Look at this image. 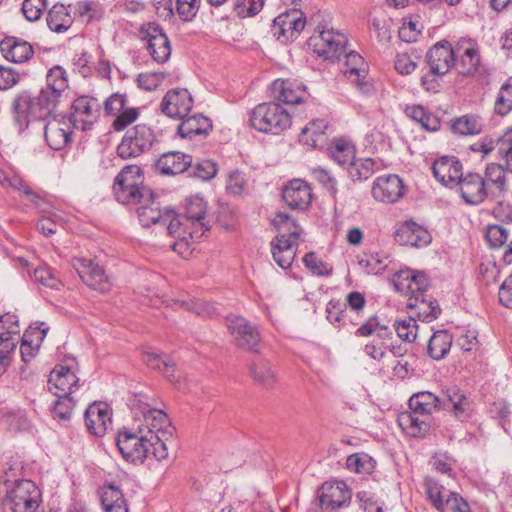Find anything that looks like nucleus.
<instances>
[{"label":"nucleus","instance_id":"f257e3e1","mask_svg":"<svg viewBox=\"0 0 512 512\" xmlns=\"http://www.w3.org/2000/svg\"><path fill=\"white\" fill-rule=\"evenodd\" d=\"M410 411L401 412L397 422L412 437L425 436L431 428V415L440 409L453 410L458 418H466L470 403L465 395L458 391H447L443 397L429 391L413 394L409 399Z\"/></svg>","mask_w":512,"mask_h":512},{"label":"nucleus","instance_id":"f03ea898","mask_svg":"<svg viewBox=\"0 0 512 512\" xmlns=\"http://www.w3.org/2000/svg\"><path fill=\"white\" fill-rule=\"evenodd\" d=\"M271 223L277 231L270 243L273 259L279 267L288 269L296 257L299 242L303 241V228L284 212L277 213Z\"/></svg>","mask_w":512,"mask_h":512},{"label":"nucleus","instance_id":"7ed1b4c3","mask_svg":"<svg viewBox=\"0 0 512 512\" xmlns=\"http://www.w3.org/2000/svg\"><path fill=\"white\" fill-rule=\"evenodd\" d=\"M132 411L136 415L141 414L143 421L150 425L147 442L148 456L151 454L158 461L168 457L166 441L173 435L172 426L167 414L159 409H152L147 403L135 396L132 402Z\"/></svg>","mask_w":512,"mask_h":512},{"label":"nucleus","instance_id":"20e7f679","mask_svg":"<svg viewBox=\"0 0 512 512\" xmlns=\"http://www.w3.org/2000/svg\"><path fill=\"white\" fill-rule=\"evenodd\" d=\"M58 99L45 90L32 96L29 92L19 93L12 102V113L19 131L28 127L31 120H45L52 115Z\"/></svg>","mask_w":512,"mask_h":512},{"label":"nucleus","instance_id":"39448f33","mask_svg":"<svg viewBox=\"0 0 512 512\" xmlns=\"http://www.w3.org/2000/svg\"><path fill=\"white\" fill-rule=\"evenodd\" d=\"M135 415L136 427L119 432L117 446L123 458L132 463H143L148 457V434L150 425L143 421L141 414Z\"/></svg>","mask_w":512,"mask_h":512},{"label":"nucleus","instance_id":"423d86ee","mask_svg":"<svg viewBox=\"0 0 512 512\" xmlns=\"http://www.w3.org/2000/svg\"><path fill=\"white\" fill-rule=\"evenodd\" d=\"M250 125L262 132L278 135L291 125L290 114L275 102L261 103L250 113Z\"/></svg>","mask_w":512,"mask_h":512},{"label":"nucleus","instance_id":"0eeeda50","mask_svg":"<svg viewBox=\"0 0 512 512\" xmlns=\"http://www.w3.org/2000/svg\"><path fill=\"white\" fill-rule=\"evenodd\" d=\"M428 499L439 512H471L467 501L456 492H451L432 478L425 480Z\"/></svg>","mask_w":512,"mask_h":512},{"label":"nucleus","instance_id":"6e6552de","mask_svg":"<svg viewBox=\"0 0 512 512\" xmlns=\"http://www.w3.org/2000/svg\"><path fill=\"white\" fill-rule=\"evenodd\" d=\"M155 141L152 129L145 124H138L126 132L117 147V153L122 159L137 157L148 151Z\"/></svg>","mask_w":512,"mask_h":512},{"label":"nucleus","instance_id":"1a4fd4ad","mask_svg":"<svg viewBox=\"0 0 512 512\" xmlns=\"http://www.w3.org/2000/svg\"><path fill=\"white\" fill-rule=\"evenodd\" d=\"M6 505L12 512H37L40 501V491L34 482L21 480L15 482L11 490H6Z\"/></svg>","mask_w":512,"mask_h":512},{"label":"nucleus","instance_id":"9d476101","mask_svg":"<svg viewBox=\"0 0 512 512\" xmlns=\"http://www.w3.org/2000/svg\"><path fill=\"white\" fill-rule=\"evenodd\" d=\"M227 328L238 348L253 353L259 352L261 334L255 324L242 316H230L227 318Z\"/></svg>","mask_w":512,"mask_h":512},{"label":"nucleus","instance_id":"9b49d317","mask_svg":"<svg viewBox=\"0 0 512 512\" xmlns=\"http://www.w3.org/2000/svg\"><path fill=\"white\" fill-rule=\"evenodd\" d=\"M347 44V38L340 32L333 29L319 30L309 39V45L314 52L325 59H338L344 52Z\"/></svg>","mask_w":512,"mask_h":512},{"label":"nucleus","instance_id":"f8f14e48","mask_svg":"<svg viewBox=\"0 0 512 512\" xmlns=\"http://www.w3.org/2000/svg\"><path fill=\"white\" fill-rule=\"evenodd\" d=\"M72 267L77 271L85 284L94 290L106 293L111 288V283L103 268L90 259L75 257L72 259Z\"/></svg>","mask_w":512,"mask_h":512},{"label":"nucleus","instance_id":"ddd939ff","mask_svg":"<svg viewBox=\"0 0 512 512\" xmlns=\"http://www.w3.org/2000/svg\"><path fill=\"white\" fill-rule=\"evenodd\" d=\"M137 214L142 226L149 227L152 224L166 225L171 222L173 210L165 209L164 212L160 209V203L156 201L154 193L150 190H144L143 197L139 202Z\"/></svg>","mask_w":512,"mask_h":512},{"label":"nucleus","instance_id":"4468645a","mask_svg":"<svg viewBox=\"0 0 512 512\" xmlns=\"http://www.w3.org/2000/svg\"><path fill=\"white\" fill-rule=\"evenodd\" d=\"M73 123L70 118L53 115L44 126V136L48 146L53 150L65 148L71 141Z\"/></svg>","mask_w":512,"mask_h":512},{"label":"nucleus","instance_id":"2eb2a0df","mask_svg":"<svg viewBox=\"0 0 512 512\" xmlns=\"http://www.w3.org/2000/svg\"><path fill=\"white\" fill-rule=\"evenodd\" d=\"M318 497L321 512H335L349 504L351 493L342 481L325 482L319 489Z\"/></svg>","mask_w":512,"mask_h":512},{"label":"nucleus","instance_id":"dca6fc26","mask_svg":"<svg viewBox=\"0 0 512 512\" xmlns=\"http://www.w3.org/2000/svg\"><path fill=\"white\" fill-rule=\"evenodd\" d=\"M141 35L142 39L147 41V49L156 62L164 63L170 58V41L159 25L155 23L143 25Z\"/></svg>","mask_w":512,"mask_h":512},{"label":"nucleus","instance_id":"f3484780","mask_svg":"<svg viewBox=\"0 0 512 512\" xmlns=\"http://www.w3.org/2000/svg\"><path fill=\"white\" fill-rule=\"evenodd\" d=\"M79 387V378L73 365H57L49 375L48 389L55 396L71 395Z\"/></svg>","mask_w":512,"mask_h":512},{"label":"nucleus","instance_id":"a211bd4d","mask_svg":"<svg viewBox=\"0 0 512 512\" xmlns=\"http://www.w3.org/2000/svg\"><path fill=\"white\" fill-rule=\"evenodd\" d=\"M305 24V19L299 11H287L274 19L272 33L278 40L286 42L296 38L304 29Z\"/></svg>","mask_w":512,"mask_h":512},{"label":"nucleus","instance_id":"6ab92c4d","mask_svg":"<svg viewBox=\"0 0 512 512\" xmlns=\"http://www.w3.org/2000/svg\"><path fill=\"white\" fill-rule=\"evenodd\" d=\"M193 106V99L187 89H171L162 99L161 110L170 118L181 119L188 115Z\"/></svg>","mask_w":512,"mask_h":512},{"label":"nucleus","instance_id":"aec40b11","mask_svg":"<svg viewBox=\"0 0 512 512\" xmlns=\"http://www.w3.org/2000/svg\"><path fill=\"white\" fill-rule=\"evenodd\" d=\"M73 114L71 121L73 126L83 131L91 129L100 111V104L95 98L82 96L72 104Z\"/></svg>","mask_w":512,"mask_h":512},{"label":"nucleus","instance_id":"412c9836","mask_svg":"<svg viewBox=\"0 0 512 512\" xmlns=\"http://www.w3.org/2000/svg\"><path fill=\"white\" fill-rule=\"evenodd\" d=\"M461 197L470 205H479L490 198L489 188L484 178L478 173H468L458 181Z\"/></svg>","mask_w":512,"mask_h":512},{"label":"nucleus","instance_id":"4be33fe9","mask_svg":"<svg viewBox=\"0 0 512 512\" xmlns=\"http://www.w3.org/2000/svg\"><path fill=\"white\" fill-rule=\"evenodd\" d=\"M455 63V47L448 41L435 44L427 53V64L432 75H445Z\"/></svg>","mask_w":512,"mask_h":512},{"label":"nucleus","instance_id":"5701e85b","mask_svg":"<svg viewBox=\"0 0 512 512\" xmlns=\"http://www.w3.org/2000/svg\"><path fill=\"white\" fill-rule=\"evenodd\" d=\"M454 64L460 74H474L480 65L478 46L469 39L460 40L455 46Z\"/></svg>","mask_w":512,"mask_h":512},{"label":"nucleus","instance_id":"b1692460","mask_svg":"<svg viewBox=\"0 0 512 512\" xmlns=\"http://www.w3.org/2000/svg\"><path fill=\"white\" fill-rule=\"evenodd\" d=\"M342 71L361 92L368 93L370 91L371 85L367 79L368 65L360 54L354 51L347 53Z\"/></svg>","mask_w":512,"mask_h":512},{"label":"nucleus","instance_id":"393cba45","mask_svg":"<svg viewBox=\"0 0 512 512\" xmlns=\"http://www.w3.org/2000/svg\"><path fill=\"white\" fill-rule=\"evenodd\" d=\"M282 198L291 209L305 210L312 201L311 188L304 180L293 179L284 187Z\"/></svg>","mask_w":512,"mask_h":512},{"label":"nucleus","instance_id":"a878e982","mask_svg":"<svg viewBox=\"0 0 512 512\" xmlns=\"http://www.w3.org/2000/svg\"><path fill=\"white\" fill-rule=\"evenodd\" d=\"M403 194L402 180L394 174L378 177L372 187L373 197L381 202L393 203Z\"/></svg>","mask_w":512,"mask_h":512},{"label":"nucleus","instance_id":"bb28decb","mask_svg":"<svg viewBox=\"0 0 512 512\" xmlns=\"http://www.w3.org/2000/svg\"><path fill=\"white\" fill-rule=\"evenodd\" d=\"M434 177L445 186H457L463 177L462 164L455 157H441L432 166Z\"/></svg>","mask_w":512,"mask_h":512},{"label":"nucleus","instance_id":"cd10ccee","mask_svg":"<svg viewBox=\"0 0 512 512\" xmlns=\"http://www.w3.org/2000/svg\"><path fill=\"white\" fill-rule=\"evenodd\" d=\"M111 423V414L105 404L93 403L86 409L85 424L92 435L102 437Z\"/></svg>","mask_w":512,"mask_h":512},{"label":"nucleus","instance_id":"c85d7f7f","mask_svg":"<svg viewBox=\"0 0 512 512\" xmlns=\"http://www.w3.org/2000/svg\"><path fill=\"white\" fill-rule=\"evenodd\" d=\"M271 89L275 99L291 105L303 102L307 94L305 86L292 80L277 79Z\"/></svg>","mask_w":512,"mask_h":512},{"label":"nucleus","instance_id":"c756f323","mask_svg":"<svg viewBox=\"0 0 512 512\" xmlns=\"http://www.w3.org/2000/svg\"><path fill=\"white\" fill-rule=\"evenodd\" d=\"M3 56L14 63H24L32 58L34 50L31 44L16 37H6L0 43Z\"/></svg>","mask_w":512,"mask_h":512},{"label":"nucleus","instance_id":"7c9ffc66","mask_svg":"<svg viewBox=\"0 0 512 512\" xmlns=\"http://www.w3.org/2000/svg\"><path fill=\"white\" fill-rule=\"evenodd\" d=\"M394 238L400 245L415 247L427 245L431 241L429 232L414 222L402 224L396 230Z\"/></svg>","mask_w":512,"mask_h":512},{"label":"nucleus","instance_id":"2f4dec72","mask_svg":"<svg viewBox=\"0 0 512 512\" xmlns=\"http://www.w3.org/2000/svg\"><path fill=\"white\" fill-rule=\"evenodd\" d=\"M191 163L190 155L171 151L161 155L156 162V169L163 175H176L185 172Z\"/></svg>","mask_w":512,"mask_h":512},{"label":"nucleus","instance_id":"473e14b6","mask_svg":"<svg viewBox=\"0 0 512 512\" xmlns=\"http://www.w3.org/2000/svg\"><path fill=\"white\" fill-rule=\"evenodd\" d=\"M484 180L489 188L491 200L501 198L507 190L505 170L500 164H488Z\"/></svg>","mask_w":512,"mask_h":512},{"label":"nucleus","instance_id":"72a5a7b5","mask_svg":"<svg viewBox=\"0 0 512 512\" xmlns=\"http://www.w3.org/2000/svg\"><path fill=\"white\" fill-rule=\"evenodd\" d=\"M181 123L178 126V134L182 138H193L194 136H206L212 129V122L209 118L203 115H193L181 118Z\"/></svg>","mask_w":512,"mask_h":512},{"label":"nucleus","instance_id":"f704fd0d","mask_svg":"<svg viewBox=\"0 0 512 512\" xmlns=\"http://www.w3.org/2000/svg\"><path fill=\"white\" fill-rule=\"evenodd\" d=\"M407 307L415 309L418 319L423 322H431L437 319L441 312L437 302L426 295H416L413 298H409Z\"/></svg>","mask_w":512,"mask_h":512},{"label":"nucleus","instance_id":"c9c22d12","mask_svg":"<svg viewBox=\"0 0 512 512\" xmlns=\"http://www.w3.org/2000/svg\"><path fill=\"white\" fill-rule=\"evenodd\" d=\"M327 127V123L323 119L311 121L302 129L299 137L300 142L313 148L323 147L326 143L325 131Z\"/></svg>","mask_w":512,"mask_h":512},{"label":"nucleus","instance_id":"e433bc0d","mask_svg":"<svg viewBox=\"0 0 512 512\" xmlns=\"http://www.w3.org/2000/svg\"><path fill=\"white\" fill-rule=\"evenodd\" d=\"M101 503L105 512H129L127 501L116 485L108 484L102 487Z\"/></svg>","mask_w":512,"mask_h":512},{"label":"nucleus","instance_id":"4c0bfd02","mask_svg":"<svg viewBox=\"0 0 512 512\" xmlns=\"http://www.w3.org/2000/svg\"><path fill=\"white\" fill-rule=\"evenodd\" d=\"M69 7L70 5L67 7L64 4L57 3L48 10L47 25L52 31L62 33L71 27L73 17L68 10Z\"/></svg>","mask_w":512,"mask_h":512},{"label":"nucleus","instance_id":"58836bf2","mask_svg":"<svg viewBox=\"0 0 512 512\" xmlns=\"http://www.w3.org/2000/svg\"><path fill=\"white\" fill-rule=\"evenodd\" d=\"M451 345L452 336L446 330H439L430 337L427 351L434 360H441L449 353Z\"/></svg>","mask_w":512,"mask_h":512},{"label":"nucleus","instance_id":"ea45409f","mask_svg":"<svg viewBox=\"0 0 512 512\" xmlns=\"http://www.w3.org/2000/svg\"><path fill=\"white\" fill-rule=\"evenodd\" d=\"M328 154L337 164L349 165L355 158V147L351 142L337 138L328 147Z\"/></svg>","mask_w":512,"mask_h":512},{"label":"nucleus","instance_id":"a19ab883","mask_svg":"<svg viewBox=\"0 0 512 512\" xmlns=\"http://www.w3.org/2000/svg\"><path fill=\"white\" fill-rule=\"evenodd\" d=\"M250 374L257 383L266 388H272L277 380L274 369L265 359L254 361L250 366Z\"/></svg>","mask_w":512,"mask_h":512},{"label":"nucleus","instance_id":"79ce46f5","mask_svg":"<svg viewBox=\"0 0 512 512\" xmlns=\"http://www.w3.org/2000/svg\"><path fill=\"white\" fill-rule=\"evenodd\" d=\"M206 219V203L198 196L191 197L186 203L184 216L176 215L173 212L171 220H178L183 228H187L190 220Z\"/></svg>","mask_w":512,"mask_h":512},{"label":"nucleus","instance_id":"37998d69","mask_svg":"<svg viewBox=\"0 0 512 512\" xmlns=\"http://www.w3.org/2000/svg\"><path fill=\"white\" fill-rule=\"evenodd\" d=\"M168 233L176 240L171 244V248L186 257L191 253L190 237L186 234L187 228H183L178 220H171L167 226Z\"/></svg>","mask_w":512,"mask_h":512},{"label":"nucleus","instance_id":"c03bdc74","mask_svg":"<svg viewBox=\"0 0 512 512\" xmlns=\"http://www.w3.org/2000/svg\"><path fill=\"white\" fill-rule=\"evenodd\" d=\"M47 85L42 90L47 91L52 96L59 100L61 93L67 88L68 81L66 71L60 67L55 66L49 70L46 76Z\"/></svg>","mask_w":512,"mask_h":512},{"label":"nucleus","instance_id":"a18cd8bd","mask_svg":"<svg viewBox=\"0 0 512 512\" xmlns=\"http://www.w3.org/2000/svg\"><path fill=\"white\" fill-rule=\"evenodd\" d=\"M406 114L427 131H437L441 126L439 119L431 113L426 112L420 105L407 107Z\"/></svg>","mask_w":512,"mask_h":512},{"label":"nucleus","instance_id":"49530a36","mask_svg":"<svg viewBox=\"0 0 512 512\" xmlns=\"http://www.w3.org/2000/svg\"><path fill=\"white\" fill-rule=\"evenodd\" d=\"M377 163L371 158L352 160L349 164L348 173L353 180H366L371 177L377 169Z\"/></svg>","mask_w":512,"mask_h":512},{"label":"nucleus","instance_id":"de8ad7c7","mask_svg":"<svg viewBox=\"0 0 512 512\" xmlns=\"http://www.w3.org/2000/svg\"><path fill=\"white\" fill-rule=\"evenodd\" d=\"M482 122L478 116L464 115L452 123V130L459 135H475L481 132Z\"/></svg>","mask_w":512,"mask_h":512},{"label":"nucleus","instance_id":"09e8293b","mask_svg":"<svg viewBox=\"0 0 512 512\" xmlns=\"http://www.w3.org/2000/svg\"><path fill=\"white\" fill-rule=\"evenodd\" d=\"M346 466L351 472L371 474L375 468V461L366 453H355L347 457Z\"/></svg>","mask_w":512,"mask_h":512},{"label":"nucleus","instance_id":"8fccbe9b","mask_svg":"<svg viewBox=\"0 0 512 512\" xmlns=\"http://www.w3.org/2000/svg\"><path fill=\"white\" fill-rule=\"evenodd\" d=\"M376 334L380 339L385 340L391 338V331L386 325L380 324L376 316L370 317L355 332L356 336L369 337Z\"/></svg>","mask_w":512,"mask_h":512},{"label":"nucleus","instance_id":"3c124183","mask_svg":"<svg viewBox=\"0 0 512 512\" xmlns=\"http://www.w3.org/2000/svg\"><path fill=\"white\" fill-rule=\"evenodd\" d=\"M144 190H150V188L145 186L133 187L128 185L127 187H124V185H118L116 183L113 185L114 195L117 201L122 204L139 202L143 197Z\"/></svg>","mask_w":512,"mask_h":512},{"label":"nucleus","instance_id":"603ef678","mask_svg":"<svg viewBox=\"0 0 512 512\" xmlns=\"http://www.w3.org/2000/svg\"><path fill=\"white\" fill-rule=\"evenodd\" d=\"M512 110V78H509L500 88L495 101V112L501 116Z\"/></svg>","mask_w":512,"mask_h":512},{"label":"nucleus","instance_id":"864d4df0","mask_svg":"<svg viewBox=\"0 0 512 512\" xmlns=\"http://www.w3.org/2000/svg\"><path fill=\"white\" fill-rule=\"evenodd\" d=\"M423 29V24L419 21L418 18H404L402 26L399 28V37L402 41L407 43H412L417 41L421 30Z\"/></svg>","mask_w":512,"mask_h":512},{"label":"nucleus","instance_id":"5fc2aeb1","mask_svg":"<svg viewBox=\"0 0 512 512\" xmlns=\"http://www.w3.org/2000/svg\"><path fill=\"white\" fill-rule=\"evenodd\" d=\"M118 185H124V187L133 186V187H141L142 186V174L141 169L137 165H128L122 169V171L117 175L115 182Z\"/></svg>","mask_w":512,"mask_h":512},{"label":"nucleus","instance_id":"6e6d98bb","mask_svg":"<svg viewBox=\"0 0 512 512\" xmlns=\"http://www.w3.org/2000/svg\"><path fill=\"white\" fill-rule=\"evenodd\" d=\"M510 235L511 230L503 224L488 225L486 230V239L493 248L503 246L508 241Z\"/></svg>","mask_w":512,"mask_h":512},{"label":"nucleus","instance_id":"4d7b16f0","mask_svg":"<svg viewBox=\"0 0 512 512\" xmlns=\"http://www.w3.org/2000/svg\"><path fill=\"white\" fill-rule=\"evenodd\" d=\"M498 155L505 160L507 170L512 173V128L496 140Z\"/></svg>","mask_w":512,"mask_h":512},{"label":"nucleus","instance_id":"13d9d810","mask_svg":"<svg viewBox=\"0 0 512 512\" xmlns=\"http://www.w3.org/2000/svg\"><path fill=\"white\" fill-rule=\"evenodd\" d=\"M53 407V416L60 420H68L71 417L72 410L75 406V397L71 395H59Z\"/></svg>","mask_w":512,"mask_h":512},{"label":"nucleus","instance_id":"bf43d9fd","mask_svg":"<svg viewBox=\"0 0 512 512\" xmlns=\"http://www.w3.org/2000/svg\"><path fill=\"white\" fill-rule=\"evenodd\" d=\"M33 278L35 282L43 285L44 287L58 290L62 286V282L52 273L48 267H38L33 271Z\"/></svg>","mask_w":512,"mask_h":512},{"label":"nucleus","instance_id":"052dcab7","mask_svg":"<svg viewBox=\"0 0 512 512\" xmlns=\"http://www.w3.org/2000/svg\"><path fill=\"white\" fill-rule=\"evenodd\" d=\"M415 271L410 269H404L396 272L392 277V284L394 289L408 296L411 292V281L413 280Z\"/></svg>","mask_w":512,"mask_h":512},{"label":"nucleus","instance_id":"680f3d73","mask_svg":"<svg viewBox=\"0 0 512 512\" xmlns=\"http://www.w3.org/2000/svg\"><path fill=\"white\" fill-rule=\"evenodd\" d=\"M264 0H236L234 10L241 18L251 17L261 11Z\"/></svg>","mask_w":512,"mask_h":512},{"label":"nucleus","instance_id":"e2e57ef3","mask_svg":"<svg viewBox=\"0 0 512 512\" xmlns=\"http://www.w3.org/2000/svg\"><path fill=\"white\" fill-rule=\"evenodd\" d=\"M46 8V0H24L22 4V12L24 16L31 22L39 20Z\"/></svg>","mask_w":512,"mask_h":512},{"label":"nucleus","instance_id":"0e129e2a","mask_svg":"<svg viewBox=\"0 0 512 512\" xmlns=\"http://www.w3.org/2000/svg\"><path fill=\"white\" fill-rule=\"evenodd\" d=\"M226 189L232 195H243L247 191V179L245 175L239 171L231 172L228 175Z\"/></svg>","mask_w":512,"mask_h":512},{"label":"nucleus","instance_id":"69168bd1","mask_svg":"<svg viewBox=\"0 0 512 512\" xmlns=\"http://www.w3.org/2000/svg\"><path fill=\"white\" fill-rule=\"evenodd\" d=\"M390 19L384 16H374L370 21L371 29L376 33L380 42H388L391 39Z\"/></svg>","mask_w":512,"mask_h":512},{"label":"nucleus","instance_id":"338daca9","mask_svg":"<svg viewBox=\"0 0 512 512\" xmlns=\"http://www.w3.org/2000/svg\"><path fill=\"white\" fill-rule=\"evenodd\" d=\"M312 176L332 195L336 194L337 180L331 174L330 171H328L322 167H315L312 169Z\"/></svg>","mask_w":512,"mask_h":512},{"label":"nucleus","instance_id":"774afa93","mask_svg":"<svg viewBox=\"0 0 512 512\" xmlns=\"http://www.w3.org/2000/svg\"><path fill=\"white\" fill-rule=\"evenodd\" d=\"M100 12V5L93 0H82L75 4L74 13L86 21L92 20Z\"/></svg>","mask_w":512,"mask_h":512}]
</instances>
